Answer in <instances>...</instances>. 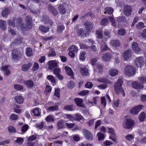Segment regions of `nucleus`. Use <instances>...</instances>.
I'll return each mask as SVG.
<instances>
[{
	"label": "nucleus",
	"mask_w": 146,
	"mask_h": 146,
	"mask_svg": "<svg viewBox=\"0 0 146 146\" xmlns=\"http://www.w3.org/2000/svg\"><path fill=\"white\" fill-rule=\"evenodd\" d=\"M123 83V82L122 79L121 78H119L117 82L114 84V89L117 93L118 94L120 92L124 96L125 95V93L124 92L123 89L121 87Z\"/></svg>",
	"instance_id": "1"
},
{
	"label": "nucleus",
	"mask_w": 146,
	"mask_h": 146,
	"mask_svg": "<svg viewBox=\"0 0 146 146\" xmlns=\"http://www.w3.org/2000/svg\"><path fill=\"white\" fill-rule=\"evenodd\" d=\"M124 73L127 76H132L135 73V67L131 65L126 66L124 69Z\"/></svg>",
	"instance_id": "2"
},
{
	"label": "nucleus",
	"mask_w": 146,
	"mask_h": 146,
	"mask_svg": "<svg viewBox=\"0 0 146 146\" xmlns=\"http://www.w3.org/2000/svg\"><path fill=\"white\" fill-rule=\"evenodd\" d=\"M134 125L133 121L131 119H126L123 122V126L124 128L126 129L131 128Z\"/></svg>",
	"instance_id": "3"
},
{
	"label": "nucleus",
	"mask_w": 146,
	"mask_h": 146,
	"mask_svg": "<svg viewBox=\"0 0 146 146\" xmlns=\"http://www.w3.org/2000/svg\"><path fill=\"white\" fill-rule=\"evenodd\" d=\"M83 132L84 137L86 139L90 141L93 140V136L89 130L86 129H84L83 130Z\"/></svg>",
	"instance_id": "4"
},
{
	"label": "nucleus",
	"mask_w": 146,
	"mask_h": 146,
	"mask_svg": "<svg viewBox=\"0 0 146 146\" xmlns=\"http://www.w3.org/2000/svg\"><path fill=\"white\" fill-rule=\"evenodd\" d=\"M135 64L137 67L141 68L143 65L144 60L141 57L136 58L135 60Z\"/></svg>",
	"instance_id": "5"
},
{
	"label": "nucleus",
	"mask_w": 146,
	"mask_h": 146,
	"mask_svg": "<svg viewBox=\"0 0 146 146\" xmlns=\"http://www.w3.org/2000/svg\"><path fill=\"white\" fill-rule=\"evenodd\" d=\"M144 107L142 105H140L133 108L130 110V113L132 114L135 115L137 114Z\"/></svg>",
	"instance_id": "6"
},
{
	"label": "nucleus",
	"mask_w": 146,
	"mask_h": 146,
	"mask_svg": "<svg viewBox=\"0 0 146 146\" xmlns=\"http://www.w3.org/2000/svg\"><path fill=\"white\" fill-rule=\"evenodd\" d=\"M132 11V8L130 6L126 5L124 6L123 13L125 15L127 16L130 15Z\"/></svg>",
	"instance_id": "7"
},
{
	"label": "nucleus",
	"mask_w": 146,
	"mask_h": 146,
	"mask_svg": "<svg viewBox=\"0 0 146 146\" xmlns=\"http://www.w3.org/2000/svg\"><path fill=\"white\" fill-rule=\"evenodd\" d=\"M26 23L27 27L28 29H31L32 27V21L31 17L28 15L26 17Z\"/></svg>",
	"instance_id": "8"
},
{
	"label": "nucleus",
	"mask_w": 146,
	"mask_h": 146,
	"mask_svg": "<svg viewBox=\"0 0 146 146\" xmlns=\"http://www.w3.org/2000/svg\"><path fill=\"white\" fill-rule=\"evenodd\" d=\"M48 64L49 69L52 70L54 68L57 66L58 64L55 60H50L48 61Z\"/></svg>",
	"instance_id": "9"
},
{
	"label": "nucleus",
	"mask_w": 146,
	"mask_h": 146,
	"mask_svg": "<svg viewBox=\"0 0 146 146\" xmlns=\"http://www.w3.org/2000/svg\"><path fill=\"white\" fill-rule=\"evenodd\" d=\"M131 52L129 50L124 51L122 54L123 58L126 60H127L131 57Z\"/></svg>",
	"instance_id": "10"
},
{
	"label": "nucleus",
	"mask_w": 146,
	"mask_h": 146,
	"mask_svg": "<svg viewBox=\"0 0 146 146\" xmlns=\"http://www.w3.org/2000/svg\"><path fill=\"white\" fill-rule=\"evenodd\" d=\"M84 118L80 113H77L74 115V120L79 121L81 123H83L84 121Z\"/></svg>",
	"instance_id": "11"
},
{
	"label": "nucleus",
	"mask_w": 146,
	"mask_h": 146,
	"mask_svg": "<svg viewBox=\"0 0 146 146\" xmlns=\"http://www.w3.org/2000/svg\"><path fill=\"white\" fill-rule=\"evenodd\" d=\"M80 71V73L83 76H86L89 74L88 69L84 66L81 67Z\"/></svg>",
	"instance_id": "12"
},
{
	"label": "nucleus",
	"mask_w": 146,
	"mask_h": 146,
	"mask_svg": "<svg viewBox=\"0 0 146 146\" xmlns=\"http://www.w3.org/2000/svg\"><path fill=\"white\" fill-rule=\"evenodd\" d=\"M32 66V64L30 63L23 64L21 66V70L24 72L28 70Z\"/></svg>",
	"instance_id": "13"
},
{
	"label": "nucleus",
	"mask_w": 146,
	"mask_h": 146,
	"mask_svg": "<svg viewBox=\"0 0 146 146\" xmlns=\"http://www.w3.org/2000/svg\"><path fill=\"white\" fill-rule=\"evenodd\" d=\"M132 87L134 88L140 89L144 88V86L140 84L138 82H134L132 83Z\"/></svg>",
	"instance_id": "14"
},
{
	"label": "nucleus",
	"mask_w": 146,
	"mask_h": 146,
	"mask_svg": "<svg viewBox=\"0 0 146 146\" xmlns=\"http://www.w3.org/2000/svg\"><path fill=\"white\" fill-rule=\"evenodd\" d=\"M24 98L21 96H16L14 99L15 102L19 104H22L24 102Z\"/></svg>",
	"instance_id": "15"
},
{
	"label": "nucleus",
	"mask_w": 146,
	"mask_h": 146,
	"mask_svg": "<svg viewBox=\"0 0 146 146\" xmlns=\"http://www.w3.org/2000/svg\"><path fill=\"white\" fill-rule=\"evenodd\" d=\"M56 126L58 129H61L64 127L65 123L63 120H59L57 123Z\"/></svg>",
	"instance_id": "16"
},
{
	"label": "nucleus",
	"mask_w": 146,
	"mask_h": 146,
	"mask_svg": "<svg viewBox=\"0 0 146 146\" xmlns=\"http://www.w3.org/2000/svg\"><path fill=\"white\" fill-rule=\"evenodd\" d=\"M49 11L51 12L54 16H56L58 14L57 10L53 7L50 5H48Z\"/></svg>",
	"instance_id": "17"
},
{
	"label": "nucleus",
	"mask_w": 146,
	"mask_h": 146,
	"mask_svg": "<svg viewBox=\"0 0 146 146\" xmlns=\"http://www.w3.org/2000/svg\"><path fill=\"white\" fill-rule=\"evenodd\" d=\"M84 26L86 30L88 31H91L93 28V25L92 23L89 21L85 22L84 23Z\"/></svg>",
	"instance_id": "18"
},
{
	"label": "nucleus",
	"mask_w": 146,
	"mask_h": 146,
	"mask_svg": "<svg viewBox=\"0 0 146 146\" xmlns=\"http://www.w3.org/2000/svg\"><path fill=\"white\" fill-rule=\"evenodd\" d=\"M132 47L133 49L137 53H139L141 51L140 48L138 46L136 42H134L132 43Z\"/></svg>",
	"instance_id": "19"
},
{
	"label": "nucleus",
	"mask_w": 146,
	"mask_h": 146,
	"mask_svg": "<svg viewBox=\"0 0 146 146\" xmlns=\"http://www.w3.org/2000/svg\"><path fill=\"white\" fill-rule=\"evenodd\" d=\"M8 66L2 67V70L3 72L4 75L6 76H8L11 73L10 71L8 69Z\"/></svg>",
	"instance_id": "20"
},
{
	"label": "nucleus",
	"mask_w": 146,
	"mask_h": 146,
	"mask_svg": "<svg viewBox=\"0 0 146 146\" xmlns=\"http://www.w3.org/2000/svg\"><path fill=\"white\" fill-rule=\"evenodd\" d=\"M24 84L28 88H31L34 86L33 82L31 80L25 81L24 82Z\"/></svg>",
	"instance_id": "21"
},
{
	"label": "nucleus",
	"mask_w": 146,
	"mask_h": 146,
	"mask_svg": "<svg viewBox=\"0 0 146 146\" xmlns=\"http://www.w3.org/2000/svg\"><path fill=\"white\" fill-rule=\"evenodd\" d=\"M111 56L110 54L107 53L104 54L102 57V59L106 62L109 61L111 58Z\"/></svg>",
	"instance_id": "22"
},
{
	"label": "nucleus",
	"mask_w": 146,
	"mask_h": 146,
	"mask_svg": "<svg viewBox=\"0 0 146 146\" xmlns=\"http://www.w3.org/2000/svg\"><path fill=\"white\" fill-rule=\"evenodd\" d=\"M74 101L77 106L80 107H83L82 99L77 98L74 99Z\"/></svg>",
	"instance_id": "23"
},
{
	"label": "nucleus",
	"mask_w": 146,
	"mask_h": 146,
	"mask_svg": "<svg viewBox=\"0 0 146 146\" xmlns=\"http://www.w3.org/2000/svg\"><path fill=\"white\" fill-rule=\"evenodd\" d=\"M39 108H36L34 110H32L31 112V114L33 115H36V116H39L40 115V113L39 110Z\"/></svg>",
	"instance_id": "24"
},
{
	"label": "nucleus",
	"mask_w": 146,
	"mask_h": 146,
	"mask_svg": "<svg viewBox=\"0 0 146 146\" xmlns=\"http://www.w3.org/2000/svg\"><path fill=\"white\" fill-rule=\"evenodd\" d=\"M111 31L110 30H105L104 32V38L106 40L107 39L109 38L111 36Z\"/></svg>",
	"instance_id": "25"
},
{
	"label": "nucleus",
	"mask_w": 146,
	"mask_h": 146,
	"mask_svg": "<svg viewBox=\"0 0 146 146\" xmlns=\"http://www.w3.org/2000/svg\"><path fill=\"white\" fill-rule=\"evenodd\" d=\"M12 57L14 59L17 60L19 58L18 55V51L15 49L12 50Z\"/></svg>",
	"instance_id": "26"
},
{
	"label": "nucleus",
	"mask_w": 146,
	"mask_h": 146,
	"mask_svg": "<svg viewBox=\"0 0 146 146\" xmlns=\"http://www.w3.org/2000/svg\"><path fill=\"white\" fill-rule=\"evenodd\" d=\"M0 28L3 30H5L7 28L6 21L3 20H0Z\"/></svg>",
	"instance_id": "27"
},
{
	"label": "nucleus",
	"mask_w": 146,
	"mask_h": 146,
	"mask_svg": "<svg viewBox=\"0 0 146 146\" xmlns=\"http://www.w3.org/2000/svg\"><path fill=\"white\" fill-rule=\"evenodd\" d=\"M66 73L68 75L72 76L73 75V72L71 69L68 66L65 67Z\"/></svg>",
	"instance_id": "28"
},
{
	"label": "nucleus",
	"mask_w": 146,
	"mask_h": 146,
	"mask_svg": "<svg viewBox=\"0 0 146 146\" xmlns=\"http://www.w3.org/2000/svg\"><path fill=\"white\" fill-rule=\"evenodd\" d=\"M110 44L114 47L119 46L120 45V43L119 41L118 40H111Z\"/></svg>",
	"instance_id": "29"
},
{
	"label": "nucleus",
	"mask_w": 146,
	"mask_h": 146,
	"mask_svg": "<svg viewBox=\"0 0 146 146\" xmlns=\"http://www.w3.org/2000/svg\"><path fill=\"white\" fill-rule=\"evenodd\" d=\"M39 29L43 32L45 33L48 31L49 27H45L42 25L39 26Z\"/></svg>",
	"instance_id": "30"
},
{
	"label": "nucleus",
	"mask_w": 146,
	"mask_h": 146,
	"mask_svg": "<svg viewBox=\"0 0 146 146\" xmlns=\"http://www.w3.org/2000/svg\"><path fill=\"white\" fill-rule=\"evenodd\" d=\"M48 49L49 51L48 55L49 57L54 56L56 55V53L53 48H49Z\"/></svg>",
	"instance_id": "31"
},
{
	"label": "nucleus",
	"mask_w": 146,
	"mask_h": 146,
	"mask_svg": "<svg viewBox=\"0 0 146 146\" xmlns=\"http://www.w3.org/2000/svg\"><path fill=\"white\" fill-rule=\"evenodd\" d=\"M109 74L112 76H114L118 75V71L115 69L110 70L109 71Z\"/></svg>",
	"instance_id": "32"
},
{
	"label": "nucleus",
	"mask_w": 146,
	"mask_h": 146,
	"mask_svg": "<svg viewBox=\"0 0 146 146\" xmlns=\"http://www.w3.org/2000/svg\"><path fill=\"white\" fill-rule=\"evenodd\" d=\"M10 11L8 9H5L2 11V16L4 17H7Z\"/></svg>",
	"instance_id": "33"
},
{
	"label": "nucleus",
	"mask_w": 146,
	"mask_h": 146,
	"mask_svg": "<svg viewBox=\"0 0 146 146\" xmlns=\"http://www.w3.org/2000/svg\"><path fill=\"white\" fill-rule=\"evenodd\" d=\"M58 10L60 13L64 14L66 12V9L64 6L62 5H60L58 7Z\"/></svg>",
	"instance_id": "34"
},
{
	"label": "nucleus",
	"mask_w": 146,
	"mask_h": 146,
	"mask_svg": "<svg viewBox=\"0 0 146 146\" xmlns=\"http://www.w3.org/2000/svg\"><path fill=\"white\" fill-rule=\"evenodd\" d=\"M105 13H108V14H112L113 11V10L112 8L111 7H107L105 9Z\"/></svg>",
	"instance_id": "35"
},
{
	"label": "nucleus",
	"mask_w": 146,
	"mask_h": 146,
	"mask_svg": "<svg viewBox=\"0 0 146 146\" xmlns=\"http://www.w3.org/2000/svg\"><path fill=\"white\" fill-rule=\"evenodd\" d=\"M69 51L73 52H77L78 48L75 45H72L70 46L68 48Z\"/></svg>",
	"instance_id": "36"
},
{
	"label": "nucleus",
	"mask_w": 146,
	"mask_h": 146,
	"mask_svg": "<svg viewBox=\"0 0 146 146\" xmlns=\"http://www.w3.org/2000/svg\"><path fill=\"white\" fill-rule=\"evenodd\" d=\"M86 32L82 28H80L77 31L78 35L82 36H86Z\"/></svg>",
	"instance_id": "37"
},
{
	"label": "nucleus",
	"mask_w": 146,
	"mask_h": 146,
	"mask_svg": "<svg viewBox=\"0 0 146 146\" xmlns=\"http://www.w3.org/2000/svg\"><path fill=\"white\" fill-rule=\"evenodd\" d=\"M108 18L112 26L115 27H116L118 26V25L115 23V19L113 17H109Z\"/></svg>",
	"instance_id": "38"
},
{
	"label": "nucleus",
	"mask_w": 146,
	"mask_h": 146,
	"mask_svg": "<svg viewBox=\"0 0 146 146\" xmlns=\"http://www.w3.org/2000/svg\"><path fill=\"white\" fill-rule=\"evenodd\" d=\"M46 121L48 122H53L54 119L52 115H48L45 118Z\"/></svg>",
	"instance_id": "39"
},
{
	"label": "nucleus",
	"mask_w": 146,
	"mask_h": 146,
	"mask_svg": "<svg viewBox=\"0 0 146 146\" xmlns=\"http://www.w3.org/2000/svg\"><path fill=\"white\" fill-rule=\"evenodd\" d=\"M85 54V52L84 51H82L80 52L79 58L81 61H83L85 60L86 58Z\"/></svg>",
	"instance_id": "40"
},
{
	"label": "nucleus",
	"mask_w": 146,
	"mask_h": 146,
	"mask_svg": "<svg viewBox=\"0 0 146 146\" xmlns=\"http://www.w3.org/2000/svg\"><path fill=\"white\" fill-rule=\"evenodd\" d=\"M109 23L108 20L107 18L103 19L101 21L100 24L103 26H106Z\"/></svg>",
	"instance_id": "41"
},
{
	"label": "nucleus",
	"mask_w": 146,
	"mask_h": 146,
	"mask_svg": "<svg viewBox=\"0 0 146 146\" xmlns=\"http://www.w3.org/2000/svg\"><path fill=\"white\" fill-rule=\"evenodd\" d=\"M26 53L28 56H31L33 55L32 49L30 48H27L26 51Z\"/></svg>",
	"instance_id": "42"
},
{
	"label": "nucleus",
	"mask_w": 146,
	"mask_h": 146,
	"mask_svg": "<svg viewBox=\"0 0 146 146\" xmlns=\"http://www.w3.org/2000/svg\"><path fill=\"white\" fill-rule=\"evenodd\" d=\"M96 67L98 70L99 72L100 73H102L103 71V65L101 63H98L96 65Z\"/></svg>",
	"instance_id": "43"
},
{
	"label": "nucleus",
	"mask_w": 146,
	"mask_h": 146,
	"mask_svg": "<svg viewBox=\"0 0 146 146\" xmlns=\"http://www.w3.org/2000/svg\"><path fill=\"white\" fill-rule=\"evenodd\" d=\"M58 107L57 105H56L54 106H51L48 108V110L51 111H55L58 110Z\"/></svg>",
	"instance_id": "44"
},
{
	"label": "nucleus",
	"mask_w": 146,
	"mask_h": 146,
	"mask_svg": "<svg viewBox=\"0 0 146 146\" xmlns=\"http://www.w3.org/2000/svg\"><path fill=\"white\" fill-rule=\"evenodd\" d=\"M96 33L98 37L100 38H102L103 37L102 31L101 30H98L96 31Z\"/></svg>",
	"instance_id": "45"
},
{
	"label": "nucleus",
	"mask_w": 146,
	"mask_h": 146,
	"mask_svg": "<svg viewBox=\"0 0 146 146\" xmlns=\"http://www.w3.org/2000/svg\"><path fill=\"white\" fill-rule=\"evenodd\" d=\"M117 19L119 23L124 22L126 21V19L124 16L119 17L117 18Z\"/></svg>",
	"instance_id": "46"
},
{
	"label": "nucleus",
	"mask_w": 146,
	"mask_h": 146,
	"mask_svg": "<svg viewBox=\"0 0 146 146\" xmlns=\"http://www.w3.org/2000/svg\"><path fill=\"white\" fill-rule=\"evenodd\" d=\"M120 36H123L125 33V30L123 29H121L118 30L117 33Z\"/></svg>",
	"instance_id": "47"
},
{
	"label": "nucleus",
	"mask_w": 146,
	"mask_h": 146,
	"mask_svg": "<svg viewBox=\"0 0 146 146\" xmlns=\"http://www.w3.org/2000/svg\"><path fill=\"white\" fill-rule=\"evenodd\" d=\"M64 109L68 111H73L74 110V106L72 105L66 106L64 107Z\"/></svg>",
	"instance_id": "48"
},
{
	"label": "nucleus",
	"mask_w": 146,
	"mask_h": 146,
	"mask_svg": "<svg viewBox=\"0 0 146 146\" xmlns=\"http://www.w3.org/2000/svg\"><path fill=\"white\" fill-rule=\"evenodd\" d=\"M22 42V40L19 39H17L12 42L11 44V46L16 45L17 44H20Z\"/></svg>",
	"instance_id": "49"
},
{
	"label": "nucleus",
	"mask_w": 146,
	"mask_h": 146,
	"mask_svg": "<svg viewBox=\"0 0 146 146\" xmlns=\"http://www.w3.org/2000/svg\"><path fill=\"white\" fill-rule=\"evenodd\" d=\"M9 132L10 133H14L16 131L15 128L12 126H10L8 128Z\"/></svg>",
	"instance_id": "50"
},
{
	"label": "nucleus",
	"mask_w": 146,
	"mask_h": 146,
	"mask_svg": "<svg viewBox=\"0 0 146 146\" xmlns=\"http://www.w3.org/2000/svg\"><path fill=\"white\" fill-rule=\"evenodd\" d=\"M47 78L48 79L50 80L52 83H55L56 81L52 75H49L48 76Z\"/></svg>",
	"instance_id": "51"
},
{
	"label": "nucleus",
	"mask_w": 146,
	"mask_h": 146,
	"mask_svg": "<svg viewBox=\"0 0 146 146\" xmlns=\"http://www.w3.org/2000/svg\"><path fill=\"white\" fill-rule=\"evenodd\" d=\"M44 122H42L36 124V128L41 129L44 127Z\"/></svg>",
	"instance_id": "52"
},
{
	"label": "nucleus",
	"mask_w": 146,
	"mask_h": 146,
	"mask_svg": "<svg viewBox=\"0 0 146 146\" xmlns=\"http://www.w3.org/2000/svg\"><path fill=\"white\" fill-rule=\"evenodd\" d=\"M67 86L68 88L72 89L75 87L74 82L72 81H70L68 83Z\"/></svg>",
	"instance_id": "53"
},
{
	"label": "nucleus",
	"mask_w": 146,
	"mask_h": 146,
	"mask_svg": "<svg viewBox=\"0 0 146 146\" xmlns=\"http://www.w3.org/2000/svg\"><path fill=\"white\" fill-rule=\"evenodd\" d=\"M29 126L25 124L23 125L21 127V131L22 132H25L28 129Z\"/></svg>",
	"instance_id": "54"
},
{
	"label": "nucleus",
	"mask_w": 146,
	"mask_h": 146,
	"mask_svg": "<svg viewBox=\"0 0 146 146\" xmlns=\"http://www.w3.org/2000/svg\"><path fill=\"white\" fill-rule=\"evenodd\" d=\"M97 136L99 140H103L104 139V134L100 132H99L97 134Z\"/></svg>",
	"instance_id": "55"
},
{
	"label": "nucleus",
	"mask_w": 146,
	"mask_h": 146,
	"mask_svg": "<svg viewBox=\"0 0 146 146\" xmlns=\"http://www.w3.org/2000/svg\"><path fill=\"white\" fill-rule=\"evenodd\" d=\"M64 29V27L63 25H59L57 28V31L58 32L61 33Z\"/></svg>",
	"instance_id": "56"
},
{
	"label": "nucleus",
	"mask_w": 146,
	"mask_h": 146,
	"mask_svg": "<svg viewBox=\"0 0 146 146\" xmlns=\"http://www.w3.org/2000/svg\"><path fill=\"white\" fill-rule=\"evenodd\" d=\"M145 117V114L143 112L141 113V114L139 116V119L141 121H143Z\"/></svg>",
	"instance_id": "57"
},
{
	"label": "nucleus",
	"mask_w": 146,
	"mask_h": 146,
	"mask_svg": "<svg viewBox=\"0 0 146 146\" xmlns=\"http://www.w3.org/2000/svg\"><path fill=\"white\" fill-rule=\"evenodd\" d=\"M14 87L15 89L17 90H21L23 88V87L22 86L18 84L15 85L14 86Z\"/></svg>",
	"instance_id": "58"
},
{
	"label": "nucleus",
	"mask_w": 146,
	"mask_h": 146,
	"mask_svg": "<svg viewBox=\"0 0 146 146\" xmlns=\"http://www.w3.org/2000/svg\"><path fill=\"white\" fill-rule=\"evenodd\" d=\"M18 117L17 115L12 113L11 115V118L13 120H16L18 119Z\"/></svg>",
	"instance_id": "59"
},
{
	"label": "nucleus",
	"mask_w": 146,
	"mask_h": 146,
	"mask_svg": "<svg viewBox=\"0 0 146 146\" xmlns=\"http://www.w3.org/2000/svg\"><path fill=\"white\" fill-rule=\"evenodd\" d=\"M133 136L131 134L127 135L125 137L126 140L129 141L132 140L133 139Z\"/></svg>",
	"instance_id": "60"
},
{
	"label": "nucleus",
	"mask_w": 146,
	"mask_h": 146,
	"mask_svg": "<svg viewBox=\"0 0 146 146\" xmlns=\"http://www.w3.org/2000/svg\"><path fill=\"white\" fill-rule=\"evenodd\" d=\"M97 58H94L91 59L90 60V62L91 64L93 66H94L97 62Z\"/></svg>",
	"instance_id": "61"
},
{
	"label": "nucleus",
	"mask_w": 146,
	"mask_h": 146,
	"mask_svg": "<svg viewBox=\"0 0 146 146\" xmlns=\"http://www.w3.org/2000/svg\"><path fill=\"white\" fill-rule=\"evenodd\" d=\"M85 86L87 88H91L92 87L93 84L91 82H89L85 84Z\"/></svg>",
	"instance_id": "62"
},
{
	"label": "nucleus",
	"mask_w": 146,
	"mask_h": 146,
	"mask_svg": "<svg viewBox=\"0 0 146 146\" xmlns=\"http://www.w3.org/2000/svg\"><path fill=\"white\" fill-rule=\"evenodd\" d=\"M54 95L58 98L60 97V90L59 88L55 89Z\"/></svg>",
	"instance_id": "63"
},
{
	"label": "nucleus",
	"mask_w": 146,
	"mask_h": 146,
	"mask_svg": "<svg viewBox=\"0 0 146 146\" xmlns=\"http://www.w3.org/2000/svg\"><path fill=\"white\" fill-rule=\"evenodd\" d=\"M15 141L18 144H21L23 143V139L22 138L19 137Z\"/></svg>",
	"instance_id": "64"
}]
</instances>
